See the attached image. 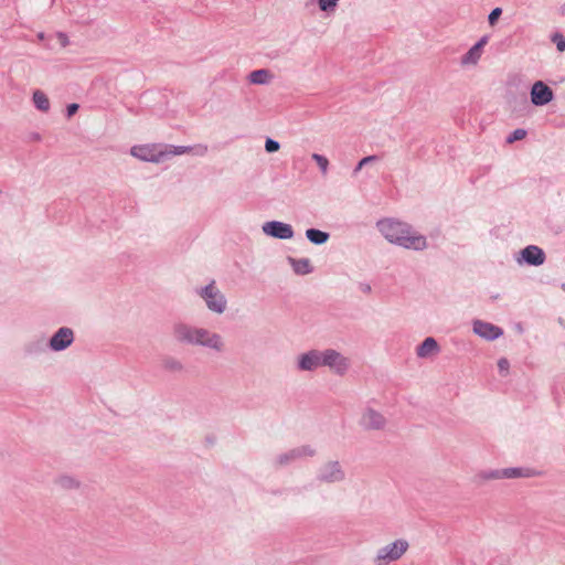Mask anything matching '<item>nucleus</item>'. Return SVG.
<instances>
[{
  "instance_id": "1",
  "label": "nucleus",
  "mask_w": 565,
  "mask_h": 565,
  "mask_svg": "<svg viewBox=\"0 0 565 565\" xmlns=\"http://www.w3.org/2000/svg\"><path fill=\"white\" fill-rule=\"evenodd\" d=\"M172 337L179 344L201 347L215 353H223L226 349L225 340L220 333L183 321L173 323Z\"/></svg>"
},
{
  "instance_id": "2",
  "label": "nucleus",
  "mask_w": 565,
  "mask_h": 565,
  "mask_svg": "<svg viewBox=\"0 0 565 565\" xmlns=\"http://www.w3.org/2000/svg\"><path fill=\"white\" fill-rule=\"evenodd\" d=\"M379 232L386 241L406 249L424 250L427 248V239L416 232L412 225L395 218H383L376 223Z\"/></svg>"
},
{
  "instance_id": "3",
  "label": "nucleus",
  "mask_w": 565,
  "mask_h": 565,
  "mask_svg": "<svg viewBox=\"0 0 565 565\" xmlns=\"http://www.w3.org/2000/svg\"><path fill=\"white\" fill-rule=\"evenodd\" d=\"M531 470L527 468H502V469H486L478 471L472 482L477 486H483L488 481L500 480V479H519L531 477Z\"/></svg>"
},
{
  "instance_id": "4",
  "label": "nucleus",
  "mask_w": 565,
  "mask_h": 565,
  "mask_svg": "<svg viewBox=\"0 0 565 565\" xmlns=\"http://www.w3.org/2000/svg\"><path fill=\"white\" fill-rule=\"evenodd\" d=\"M196 295L205 302L206 308L216 315H222L227 308V300L224 294L217 288L215 280L209 285L198 288Z\"/></svg>"
},
{
  "instance_id": "5",
  "label": "nucleus",
  "mask_w": 565,
  "mask_h": 565,
  "mask_svg": "<svg viewBox=\"0 0 565 565\" xmlns=\"http://www.w3.org/2000/svg\"><path fill=\"white\" fill-rule=\"evenodd\" d=\"M347 472L339 460H327L322 462L317 472L316 480L322 484H333L344 482Z\"/></svg>"
},
{
  "instance_id": "6",
  "label": "nucleus",
  "mask_w": 565,
  "mask_h": 565,
  "mask_svg": "<svg viewBox=\"0 0 565 565\" xmlns=\"http://www.w3.org/2000/svg\"><path fill=\"white\" fill-rule=\"evenodd\" d=\"M408 547L409 544L405 539H398L382 546L377 550L374 558V565H388L390 563L401 559L407 552Z\"/></svg>"
},
{
  "instance_id": "7",
  "label": "nucleus",
  "mask_w": 565,
  "mask_h": 565,
  "mask_svg": "<svg viewBox=\"0 0 565 565\" xmlns=\"http://www.w3.org/2000/svg\"><path fill=\"white\" fill-rule=\"evenodd\" d=\"M317 450L310 445H302L295 448H291L285 452H280L276 455L271 459V466L275 469H280L287 466L292 465L294 462L301 460L303 458L316 456Z\"/></svg>"
},
{
  "instance_id": "8",
  "label": "nucleus",
  "mask_w": 565,
  "mask_h": 565,
  "mask_svg": "<svg viewBox=\"0 0 565 565\" xmlns=\"http://www.w3.org/2000/svg\"><path fill=\"white\" fill-rule=\"evenodd\" d=\"M322 366L329 367L337 375H344L350 367V360L334 349L321 351Z\"/></svg>"
},
{
  "instance_id": "9",
  "label": "nucleus",
  "mask_w": 565,
  "mask_h": 565,
  "mask_svg": "<svg viewBox=\"0 0 565 565\" xmlns=\"http://www.w3.org/2000/svg\"><path fill=\"white\" fill-rule=\"evenodd\" d=\"M358 424L365 431L383 430L387 419L381 412L366 406L362 409Z\"/></svg>"
},
{
  "instance_id": "10",
  "label": "nucleus",
  "mask_w": 565,
  "mask_h": 565,
  "mask_svg": "<svg viewBox=\"0 0 565 565\" xmlns=\"http://www.w3.org/2000/svg\"><path fill=\"white\" fill-rule=\"evenodd\" d=\"M130 154L146 162L159 163L164 160L162 145L158 143L134 146L130 149Z\"/></svg>"
},
{
  "instance_id": "11",
  "label": "nucleus",
  "mask_w": 565,
  "mask_h": 565,
  "mask_svg": "<svg viewBox=\"0 0 565 565\" xmlns=\"http://www.w3.org/2000/svg\"><path fill=\"white\" fill-rule=\"evenodd\" d=\"M75 340V333L70 327L58 328L47 342V347L54 352H61L70 348Z\"/></svg>"
},
{
  "instance_id": "12",
  "label": "nucleus",
  "mask_w": 565,
  "mask_h": 565,
  "mask_svg": "<svg viewBox=\"0 0 565 565\" xmlns=\"http://www.w3.org/2000/svg\"><path fill=\"white\" fill-rule=\"evenodd\" d=\"M320 366H322L320 350H309L296 359V367L300 372H315Z\"/></svg>"
},
{
  "instance_id": "13",
  "label": "nucleus",
  "mask_w": 565,
  "mask_h": 565,
  "mask_svg": "<svg viewBox=\"0 0 565 565\" xmlns=\"http://www.w3.org/2000/svg\"><path fill=\"white\" fill-rule=\"evenodd\" d=\"M262 231L265 235L278 239H291L295 234L290 224L280 221H268L264 223Z\"/></svg>"
},
{
  "instance_id": "14",
  "label": "nucleus",
  "mask_w": 565,
  "mask_h": 565,
  "mask_svg": "<svg viewBox=\"0 0 565 565\" xmlns=\"http://www.w3.org/2000/svg\"><path fill=\"white\" fill-rule=\"evenodd\" d=\"M531 103L534 106L547 105L554 97L553 90L544 82H535L530 92Z\"/></svg>"
},
{
  "instance_id": "15",
  "label": "nucleus",
  "mask_w": 565,
  "mask_h": 565,
  "mask_svg": "<svg viewBox=\"0 0 565 565\" xmlns=\"http://www.w3.org/2000/svg\"><path fill=\"white\" fill-rule=\"evenodd\" d=\"M473 332L488 341H493L503 334V330L490 322L475 320L472 324Z\"/></svg>"
},
{
  "instance_id": "16",
  "label": "nucleus",
  "mask_w": 565,
  "mask_h": 565,
  "mask_svg": "<svg viewBox=\"0 0 565 565\" xmlns=\"http://www.w3.org/2000/svg\"><path fill=\"white\" fill-rule=\"evenodd\" d=\"M162 149L164 152V159L172 157V156H180V154L189 153L192 151L196 156H204L207 152V147L204 145H198L195 147L162 145Z\"/></svg>"
},
{
  "instance_id": "17",
  "label": "nucleus",
  "mask_w": 565,
  "mask_h": 565,
  "mask_svg": "<svg viewBox=\"0 0 565 565\" xmlns=\"http://www.w3.org/2000/svg\"><path fill=\"white\" fill-rule=\"evenodd\" d=\"M521 259L527 265L540 266L545 262V254L542 248L529 245L521 250Z\"/></svg>"
},
{
  "instance_id": "18",
  "label": "nucleus",
  "mask_w": 565,
  "mask_h": 565,
  "mask_svg": "<svg viewBox=\"0 0 565 565\" xmlns=\"http://www.w3.org/2000/svg\"><path fill=\"white\" fill-rule=\"evenodd\" d=\"M439 351L438 342L434 338L428 337L416 348V355L420 359H427L438 354Z\"/></svg>"
},
{
  "instance_id": "19",
  "label": "nucleus",
  "mask_w": 565,
  "mask_h": 565,
  "mask_svg": "<svg viewBox=\"0 0 565 565\" xmlns=\"http://www.w3.org/2000/svg\"><path fill=\"white\" fill-rule=\"evenodd\" d=\"M288 263L291 265L292 270L297 275H308L313 270V267L311 266V263L308 258L297 259L294 257H288Z\"/></svg>"
},
{
  "instance_id": "20",
  "label": "nucleus",
  "mask_w": 565,
  "mask_h": 565,
  "mask_svg": "<svg viewBox=\"0 0 565 565\" xmlns=\"http://www.w3.org/2000/svg\"><path fill=\"white\" fill-rule=\"evenodd\" d=\"M306 237L315 245H323L329 241L330 235L328 232L318 228H308L306 231Z\"/></svg>"
},
{
  "instance_id": "21",
  "label": "nucleus",
  "mask_w": 565,
  "mask_h": 565,
  "mask_svg": "<svg viewBox=\"0 0 565 565\" xmlns=\"http://www.w3.org/2000/svg\"><path fill=\"white\" fill-rule=\"evenodd\" d=\"M46 347L47 343H45L43 338L31 340L24 344V353L34 356L45 352Z\"/></svg>"
},
{
  "instance_id": "22",
  "label": "nucleus",
  "mask_w": 565,
  "mask_h": 565,
  "mask_svg": "<svg viewBox=\"0 0 565 565\" xmlns=\"http://www.w3.org/2000/svg\"><path fill=\"white\" fill-rule=\"evenodd\" d=\"M162 367L171 373H181L184 371V364L177 358L167 355L162 359Z\"/></svg>"
},
{
  "instance_id": "23",
  "label": "nucleus",
  "mask_w": 565,
  "mask_h": 565,
  "mask_svg": "<svg viewBox=\"0 0 565 565\" xmlns=\"http://www.w3.org/2000/svg\"><path fill=\"white\" fill-rule=\"evenodd\" d=\"M55 483L64 489V490H73V489H77L79 488V481L72 477V476H68V475H62L60 476L56 480H55Z\"/></svg>"
},
{
  "instance_id": "24",
  "label": "nucleus",
  "mask_w": 565,
  "mask_h": 565,
  "mask_svg": "<svg viewBox=\"0 0 565 565\" xmlns=\"http://www.w3.org/2000/svg\"><path fill=\"white\" fill-rule=\"evenodd\" d=\"M33 103L35 107L41 111H47L50 109V100L47 96L40 89L33 93Z\"/></svg>"
},
{
  "instance_id": "25",
  "label": "nucleus",
  "mask_w": 565,
  "mask_h": 565,
  "mask_svg": "<svg viewBox=\"0 0 565 565\" xmlns=\"http://www.w3.org/2000/svg\"><path fill=\"white\" fill-rule=\"evenodd\" d=\"M270 78H271V74L269 73V71L264 70V68L253 71L249 74V81L253 84H258V85L267 84Z\"/></svg>"
},
{
  "instance_id": "26",
  "label": "nucleus",
  "mask_w": 565,
  "mask_h": 565,
  "mask_svg": "<svg viewBox=\"0 0 565 565\" xmlns=\"http://www.w3.org/2000/svg\"><path fill=\"white\" fill-rule=\"evenodd\" d=\"M481 56V52L479 51V45H473L469 49V51L462 55L461 64L463 65H475L479 61Z\"/></svg>"
},
{
  "instance_id": "27",
  "label": "nucleus",
  "mask_w": 565,
  "mask_h": 565,
  "mask_svg": "<svg viewBox=\"0 0 565 565\" xmlns=\"http://www.w3.org/2000/svg\"><path fill=\"white\" fill-rule=\"evenodd\" d=\"M311 158H312V160L316 161V163L320 168L322 174L326 175L328 172L329 160L324 156L319 154V153H312Z\"/></svg>"
},
{
  "instance_id": "28",
  "label": "nucleus",
  "mask_w": 565,
  "mask_h": 565,
  "mask_svg": "<svg viewBox=\"0 0 565 565\" xmlns=\"http://www.w3.org/2000/svg\"><path fill=\"white\" fill-rule=\"evenodd\" d=\"M318 7L323 12H333L339 0H317Z\"/></svg>"
},
{
  "instance_id": "29",
  "label": "nucleus",
  "mask_w": 565,
  "mask_h": 565,
  "mask_svg": "<svg viewBox=\"0 0 565 565\" xmlns=\"http://www.w3.org/2000/svg\"><path fill=\"white\" fill-rule=\"evenodd\" d=\"M525 137H526V130L518 128L509 135V137L507 138V142L513 143L514 141L522 140Z\"/></svg>"
},
{
  "instance_id": "30",
  "label": "nucleus",
  "mask_w": 565,
  "mask_h": 565,
  "mask_svg": "<svg viewBox=\"0 0 565 565\" xmlns=\"http://www.w3.org/2000/svg\"><path fill=\"white\" fill-rule=\"evenodd\" d=\"M375 161H377V157L376 156L364 157L363 159H361L359 161V163L354 168L353 174H356L362 168H365L366 164H369L371 162H375Z\"/></svg>"
},
{
  "instance_id": "31",
  "label": "nucleus",
  "mask_w": 565,
  "mask_h": 565,
  "mask_svg": "<svg viewBox=\"0 0 565 565\" xmlns=\"http://www.w3.org/2000/svg\"><path fill=\"white\" fill-rule=\"evenodd\" d=\"M551 40L556 44V47L559 52L565 51V38L561 33H554Z\"/></svg>"
},
{
  "instance_id": "32",
  "label": "nucleus",
  "mask_w": 565,
  "mask_h": 565,
  "mask_svg": "<svg viewBox=\"0 0 565 565\" xmlns=\"http://www.w3.org/2000/svg\"><path fill=\"white\" fill-rule=\"evenodd\" d=\"M280 148V145L278 141L271 139V138H267L266 141H265V150L268 152V153H273V152H276L278 151Z\"/></svg>"
},
{
  "instance_id": "33",
  "label": "nucleus",
  "mask_w": 565,
  "mask_h": 565,
  "mask_svg": "<svg viewBox=\"0 0 565 565\" xmlns=\"http://www.w3.org/2000/svg\"><path fill=\"white\" fill-rule=\"evenodd\" d=\"M501 14H502L501 8H494L488 17L489 24L494 25V23L498 21V19L500 18Z\"/></svg>"
},
{
  "instance_id": "34",
  "label": "nucleus",
  "mask_w": 565,
  "mask_h": 565,
  "mask_svg": "<svg viewBox=\"0 0 565 565\" xmlns=\"http://www.w3.org/2000/svg\"><path fill=\"white\" fill-rule=\"evenodd\" d=\"M498 367H499V371L505 375L508 372H509V369H510V362L508 361V359L505 358H501L499 361H498Z\"/></svg>"
},
{
  "instance_id": "35",
  "label": "nucleus",
  "mask_w": 565,
  "mask_h": 565,
  "mask_svg": "<svg viewBox=\"0 0 565 565\" xmlns=\"http://www.w3.org/2000/svg\"><path fill=\"white\" fill-rule=\"evenodd\" d=\"M56 39L61 47H66L70 44L68 36L63 32L56 33Z\"/></svg>"
},
{
  "instance_id": "36",
  "label": "nucleus",
  "mask_w": 565,
  "mask_h": 565,
  "mask_svg": "<svg viewBox=\"0 0 565 565\" xmlns=\"http://www.w3.org/2000/svg\"><path fill=\"white\" fill-rule=\"evenodd\" d=\"M78 108H79L78 104H75V103L70 104V105L67 106V108H66V115H67V117H72V116H74V115L77 113Z\"/></svg>"
},
{
  "instance_id": "37",
  "label": "nucleus",
  "mask_w": 565,
  "mask_h": 565,
  "mask_svg": "<svg viewBox=\"0 0 565 565\" xmlns=\"http://www.w3.org/2000/svg\"><path fill=\"white\" fill-rule=\"evenodd\" d=\"M487 39L482 38L479 42H477L475 45H479V51L481 52L482 46L486 44Z\"/></svg>"
},
{
  "instance_id": "38",
  "label": "nucleus",
  "mask_w": 565,
  "mask_h": 565,
  "mask_svg": "<svg viewBox=\"0 0 565 565\" xmlns=\"http://www.w3.org/2000/svg\"><path fill=\"white\" fill-rule=\"evenodd\" d=\"M38 39H39V41H44L45 40V34L43 32H40L38 34Z\"/></svg>"
},
{
  "instance_id": "39",
  "label": "nucleus",
  "mask_w": 565,
  "mask_h": 565,
  "mask_svg": "<svg viewBox=\"0 0 565 565\" xmlns=\"http://www.w3.org/2000/svg\"><path fill=\"white\" fill-rule=\"evenodd\" d=\"M371 290V287L369 285H366L364 288H363V291H366L369 292Z\"/></svg>"
},
{
  "instance_id": "40",
  "label": "nucleus",
  "mask_w": 565,
  "mask_h": 565,
  "mask_svg": "<svg viewBox=\"0 0 565 565\" xmlns=\"http://www.w3.org/2000/svg\"><path fill=\"white\" fill-rule=\"evenodd\" d=\"M33 139H34V140H40V139H41V137H40V135H39V134H35V135L33 136Z\"/></svg>"
},
{
  "instance_id": "41",
  "label": "nucleus",
  "mask_w": 565,
  "mask_h": 565,
  "mask_svg": "<svg viewBox=\"0 0 565 565\" xmlns=\"http://www.w3.org/2000/svg\"><path fill=\"white\" fill-rule=\"evenodd\" d=\"M562 290L565 292V282L562 284Z\"/></svg>"
}]
</instances>
